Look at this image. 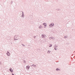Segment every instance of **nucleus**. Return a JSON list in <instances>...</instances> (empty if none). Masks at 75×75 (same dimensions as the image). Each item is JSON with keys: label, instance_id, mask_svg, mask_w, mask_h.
I'll list each match as a JSON object with an SVG mask.
<instances>
[{"label": "nucleus", "instance_id": "nucleus-1", "mask_svg": "<svg viewBox=\"0 0 75 75\" xmlns=\"http://www.w3.org/2000/svg\"><path fill=\"white\" fill-rule=\"evenodd\" d=\"M43 25H44V28H46V27H47V24L46 23H43Z\"/></svg>", "mask_w": 75, "mask_h": 75}, {"label": "nucleus", "instance_id": "nucleus-2", "mask_svg": "<svg viewBox=\"0 0 75 75\" xmlns=\"http://www.w3.org/2000/svg\"><path fill=\"white\" fill-rule=\"evenodd\" d=\"M54 24L53 23H52L49 25V27H52V26H54Z\"/></svg>", "mask_w": 75, "mask_h": 75}, {"label": "nucleus", "instance_id": "nucleus-3", "mask_svg": "<svg viewBox=\"0 0 75 75\" xmlns=\"http://www.w3.org/2000/svg\"><path fill=\"white\" fill-rule=\"evenodd\" d=\"M42 38H45V37H46V35H42Z\"/></svg>", "mask_w": 75, "mask_h": 75}, {"label": "nucleus", "instance_id": "nucleus-4", "mask_svg": "<svg viewBox=\"0 0 75 75\" xmlns=\"http://www.w3.org/2000/svg\"><path fill=\"white\" fill-rule=\"evenodd\" d=\"M9 70L11 72H13V70L11 69V68H10V69H9Z\"/></svg>", "mask_w": 75, "mask_h": 75}, {"label": "nucleus", "instance_id": "nucleus-5", "mask_svg": "<svg viewBox=\"0 0 75 75\" xmlns=\"http://www.w3.org/2000/svg\"><path fill=\"white\" fill-rule=\"evenodd\" d=\"M7 54L8 56H10V53H9V52H8V53H7Z\"/></svg>", "mask_w": 75, "mask_h": 75}, {"label": "nucleus", "instance_id": "nucleus-6", "mask_svg": "<svg viewBox=\"0 0 75 75\" xmlns=\"http://www.w3.org/2000/svg\"><path fill=\"white\" fill-rule=\"evenodd\" d=\"M30 68V67L29 66H28L26 67V68H28V69H29Z\"/></svg>", "mask_w": 75, "mask_h": 75}, {"label": "nucleus", "instance_id": "nucleus-7", "mask_svg": "<svg viewBox=\"0 0 75 75\" xmlns=\"http://www.w3.org/2000/svg\"><path fill=\"white\" fill-rule=\"evenodd\" d=\"M50 52H50V51H48V52H47V53H48V54H49V53H50Z\"/></svg>", "mask_w": 75, "mask_h": 75}, {"label": "nucleus", "instance_id": "nucleus-8", "mask_svg": "<svg viewBox=\"0 0 75 75\" xmlns=\"http://www.w3.org/2000/svg\"><path fill=\"white\" fill-rule=\"evenodd\" d=\"M39 28H42V26H40L39 27Z\"/></svg>", "mask_w": 75, "mask_h": 75}, {"label": "nucleus", "instance_id": "nucleus-9", "mask_svg": "<svg viewBox=\"0 0 75 75\" xmlns=\"http://www.w3.org/2000/svg\"><path fill=\"white\" fill-rule=\"evenodd\" d=\"M52 47V45H50V47Z\"/></svg>", "mask_w": 75, "mask_h": 75}, {"label": "nucleus", "instance_id": "nucleus-10", "mask_svg": "<svg viewBox=\"0 0 75 75\" xmlns=\"http://www.w3.org/2000/svg\"><path fill=\"white\" fill-rule=\"evenodd\" d=\"M56 70H57V71H58V70H60L58 69H57Z\"/></svg>", "mask_w": 75, "mask_h": 75}, {"label": "nucleus", "instance_id": "nucleus-11", "mask_svg": "<svg viewBox=\"0 0 75 75\" xmlns=\"http://www.w3.org/2000/svg\"><path fill=\"white\" fill-rule=\"evenodd\" d=\"M12 75H14V74H12Z\"/></svg>", "mask_w": 75, "mask_h": 75}]
</instances>
